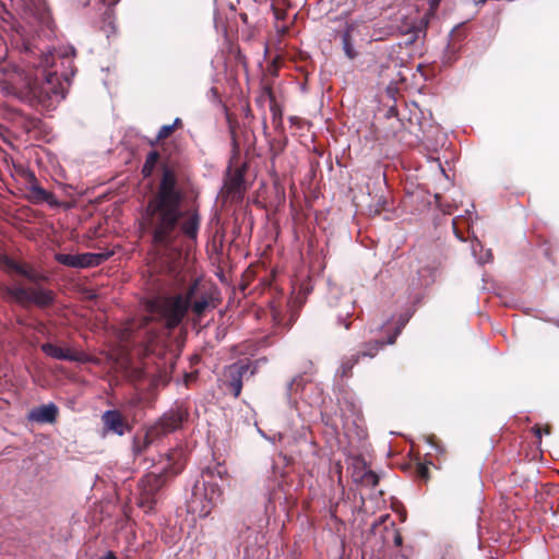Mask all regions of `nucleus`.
Listing matches in <instances>:
<instances>
[{"label": "nucleus", "mask_w": 559, "mask_h": 559, "mask_svg": "<svg viewBox=\"0 0 559 559\" xmlns=\"http://www.w3.org/2000/svg\"><path fill=\"white\" fill-rule=\"evenodd\" d=\"M40 349L49 357L58 360L78 361V362H90L92 358L83 352H72L64 349L52 343H44Z\"/></svg>", "instance_id": "9d476101"}, {"label": "nucleus", "mask_w": 559, "mask_h": 559, "mask_svg": "<svg viewBox=\"0 0 559 559\" xmlns=\"http://www.w3.org/2000/svg\"><path fill=\"white\" fill-rule=\"evenodd\" d=\"M438 275V266L435 263H426L418 266L416 276L412 278V286L414 288L427 287L431 285Z\"/></svg>", "instance_id": "f8f14e48"}, {"label": "nucleus", "mask_w": 559, "mask_h": 559, "mask_svg": "<svg viewBox=\"0 0 559 559\" xmlns=\"http://www.w3.org/2000/svg\"><path fill=\"white\" fill-rule=\"evenodd\" d=\"M472 254L474 255V258L477 260V262L479 264L487 263V262L491 261V259H492L491 251L490 250L484 251L483 245L478 240H475L472 243Z\"/></svg>", "instance_id": "dca6fc26"}, {"label": "nucleus", "mask_w": 559, "mask_h": 559, "mask_svg": "<svg viewBox=\"0 0 559 559\" xmlns=\"http://www.w3.org/2000/svg\"><path fill=\"white\" fill-rule=\"evenodd\" d=\"M0 265L1 267L9 272V273H16L25 278H27L29 282L37 284L39 283L44 276L24 267L23 265L19 264L14 260L8 258V257H1L0 258Z\"/></svg>", "instance_id": "ddd939ff"}, {"label": "nucleus", "mask_w": 559, "mask_h": 559, "mask_svg": "<svg viewBox=\"0 0 559 559\" xmlns=\"http://www.w3.org/2000/svg\"><path fill=\"white\" fill-rule=\"evenodd\" d=\"M441 0H429L431 9H436Z\"/></svg>", "instance_id": "72a5a7b5"}, {"label": "nucleus", "mask_w": 559, "mask_h": 559, "mask_svg": "<svg viewBox=\"0 0 559 559\" xmlns=\"http://www.w3.org/2000/svg\"><path fill=\"white\" fill-rule=\"evenodd\" d=\"M58 407L53 403L45 404L39 407L33 408L27 418L31 421L38 424H51L56 420Z\"/></svg>", "instance_id": "4468645a"}, {"label": "nucleus", "mask_w": 559, "mask_h": 559, "mask_svg": "<svg viewBox=\"0 0 559 559\" xmlns=\"http://www.w3.org/2000/svg\"><path fill=\"white\" fill-rule=\"evenodd\" d=\"M408 320H409L408 316H402L400 318L399 325L395 329V332L392 335H390L388 341H386L388 344H394L395 343V340H396L397 335L402 332L403 328L406 325Z\"/></svg>", "instance_id": "b1692460"}, {"label": "nucleus", "mask_w": 559, "mask_h": 559, "mask_svg": "<svg viewBox=\"0 0 559 559\" xmlns=\"http://www.w3.org/2000/svg\"><path fill=\"white\" fill-rule=\"evenodd\" d=\"M225 473L226 471L221 466L207 467L202 472L201 480L194 484L191 498L188 501L190 513L205 518L222 502L223 487L218 481H223Z\"/></svg>", "instance_id": "20e7f679"}, {"label": "nucleus", "mask_w": 559, "mask_h": 559, "mask_svg": "<svg viewBox=\"0 0 559 559\" xmlns=\"http://www.w3.org/2000/svg\"><path fill=\"white\" fill-rule=\"evenodd\" d=\"M185 191L174 169L164 167L156 192L150 199L142 221L160 258V267L178 274L177 259L181 250L177 240L182 235L190 241L198 238L201 217L195 207H185Z\"/></svg>", "instance_id": "f257e3e1"}, {"label": "nucleus", "mask_w": 559, "mask_h": 559, "mask_svg": "<svg viewBox=\"0 0 559 559\" xmlns=\"http://www.w3.org/2000/svg\"><path fill=\"white\" fill-rule=\"evenodd\" d=\"M187 414L182 409L166 413L155 425L151 426L143 435H136L133 439L132 451L135 457L145 454L156 440L180 427Z\"/></svg>", "instance_id": "423d86ee"}, {"label": "nucleus", "mask_w": 559, "mask_h": 559, "mask_svg": "<svg viewBox=\"0 0 559 559\" xmlns=\"http://www.w3.org/2000/svg\"><path fill=\"white\" fill-rule=\"evenodd\" d=\"M253 373L250 362L238 361L225 368L224 383L229 392L237 397L241 393L243 379H248Z\"/></svg>", "instance_id": "1a4fd4ad"}, {"label": "nucleus", "mask_w": 559, "mask_h": 559, "mask_svg": "<svg viewBox=\"0 0 559 559\" xmlns=\"http://www.w3.org/2000/svg\"><path fill=\"white\" fill-rule=\"evenodd\" d=\"M197 295L198 284L194 283L182 294L159 296L150 300L146 304V316L128 328L130 334L134 341L143 342L147 340L151 342L156 336L155 330L148 328L151 322L158 321L167 329H173L182 321L190 308L195 314H203L209 306V301L204 296L197 298Z\"/></svg>", "instance_id": "7ed1b4c3"}, {"label": "nucleus", "mask_w": 559, "mask_h": 559, "mask_svg": "<svg viewBox=\"0 0 559 559\" xmlns=\"http://www.w3.org/2000/svg\"><path fill=\"white\" fill-rule=\"evenodd\" d=\"M102 420L107 430L118 436H123L130 429L120 412L115 409L106 411Z\"/></svg>", "instance_id": "9b49d317"}, {"label": "nucleus", "mask_w": 559, "mask_h": 559, "mask_svg": "<svg viewBox=\"0 0 559 559\" xmlns=\"http://www.w3.org/2000/svg\"><path fill=\"white\" fill-rule=\"evenodd\" d=\"M384 344L388 343L382 341L369 342L365 344L364 349H361L357 354H360V357L373 358L379 352V349L383 347Z\"/></svg>", "instance_id": "6ab92c4d"}, {"label": "nucleus", "mask_w": 559, "mask_h": 559, "mask_svg": "<svg viewBox=\"0 0 559 559\" xmlns=\"http://www.w3.org/2000/svg\"><path fill=\"white\" fill-rule=\"evenodd\" d=\"M159 160V154L156 151H151L147 156L146 160L143 165L142 173L145 177H148L152 175L154 167Z\"/></svg>", "instance_id": "aec40b11"}, {"label": "nucleus", "mask_w": 559, "mask_h": 559, "mask_svg": "<svg viewBox=\"0 0 559 559\" xmlns=\"http://www.w3.org/2000/svg\"><path fill=\"white\" fill-rule=\"evenodd\" d=\"M485 1H486V0H480L479 2H480V3H485Z\"/></svg>", "instance_id": "4c0bfd02"}, {"label": "nucleus", "mask_w": 559, "mask_h": 559, "mask_svg": "<svg viewBox=\"0 0 559 559\" xmlns=\"http://www.w3.org/2000/svg\"><path fill=\"white\" fill-rule=\"evenodd\" d=\"M360 481L362 485L373 488L378 485L379 477L374 472L368 469L362 473Z\"/></svg>", "instance_id": "5701e85b"}, {"label": "nucleus", "mask_w": 559, "mask_h": 559, "mask_svg": "<svg viewBox=\"0 0 559 559\" xmlns=\"http://www.w3.org/2000/svg\"><path fill=\"white\" fill-rule=\"evenodd\" d=\"M104 3L107 1V0H102Z\"/></svg>", "instance_id": "58836bf2"}, {"label": "nucleus", "mask_w": 559, "mask_h": 559, "mask_svg": "<svg viewBox=\"0 0 559 559\" xmlns=\"http://www.w3.org/2000/svg\"><path fill=\"white\" fill-rule=\"evenodd\" d=\"M120 0H110L108 2V9L106 10L105 12V19L106 20H109L111 17V14H112V10L110 9V7H114L116 5Z\"/></svg>", "instance_id": "c756f323"}, {"label": "nucleus", "mask_w": 559, "mask_h": 559, "mask_svg": "<svg viewBox=\"0 0 559 559\" xmlns=\"http://www.w3.org/2000/svg\"><path fill=\"white\" fill-rule=\"evenodd\" d=\"M0 88L7 95H14V96H17L19 98H21V94L23 92V90L17 92L16 88L7 81H0Z\"/></svg>", "instance_id": "393cba45"}, {"label": "nucleus", "mask_w": 559, "mask_h": 559, "mask_svg": "<svg viewBox=\"0 0 559 559\" xmlns=\"http://www.w3.org/2000/svg\"><path fill=\"white\" fill-rule=\"evenodd\" d=\"M466 221H467V219L462 218V222H466ZM460 222H461V219H459V218H454V219H453V228H454V233H455L456 237H457L460 240L464 241L465 239L462 237V235H461V234H460V231H459V223H460Z\"/></svg>", "instance_id": "c85d7f7f"}, {"label": "nucleus", "mask_w": 559, "mask_h": 559, "mask_svg": "<svg viewBox=\"0 0 559 559\" xmlns=\"http://www.w3.org/2000/svg\"><path fill=\"white\" fill-rule=\"evenodd\" d=\"M140 403H141V397L135 396V397H132L131 400H129V402H128V406H130V407H135V406H138Z\"/></svg>", "instance_id": "7c9ffc66"}, {"label": "nucleus", "mask_w": 559, "mask_h": 559, "mask_svg": "<svg viewBox=\"0 0 559 559\" xmlns=\"http://www.w3.org/2000/svg\"><path fill=\"white\" fill-rule=\"evenodd\" d=\"M353 406V423L355 424L356 423V419L359 417V409L356 408L354 405Z\"/></svg>", "instance_id": "2f4dec72"}, {"label": "nucleus", "mask_w": 559, "mask_h": 559, "mask_svg": "<svg viewBox=\"0 0 559 559\" xmlns=\"http://www.w3.org/2000/svg\"><path fill=\"white\" fill-rule=\"evenodd\" d=\"M343 49L348 59H354L356 57V52H355L347 35L343 36Z\"/></svg>", "instance_id": "a878e982"}, {"label": "nucleus", "mask_w": 559, "mask_h": 559, "mask_svg": "<svg viewBox=\"0 0 559 559\" xmlns=\"http://www.w3.org/2000/svg\"><path fill=\"white\" fill-rule=\"evenodd\" d=\"M416 475L418 478L427 481L429 479V468L424 464H418L416 467Z\"/></svg>", "instance_id": "cd10ccee"}, {"label": "nucleus", "mask_w": 559, "mask_h": 559, "mask_svg": "<svg viewBox=\"0 0 559 559\" xmlns=\"http://www.w3.org/2000/svg\"><path fill=\"white\" fill-rule=\"evenodd\" d=\"M40 194L45 195L46 194V191L44 189H39L38 190Z\"/></svg>", "instance_id": "c9c22d12"}, {"label": "nucleus", "mask_w": 559, "mask_h": 559, "mask_svg": "<svg viewBox=\"0 0 559 559\" xmlns=\"http://www.w3.org/2000/svg\"><path fill=\"white\" fill-rule=\"evenodd\" d=\"M355 307V301L350 298H347L345 301V310L337 314V323L343 324L346 330L350 326V321L348 320L353 313V309Z\"/></svg>", "instance_id": "a211bd4d"}, {"label": "nucleus", "mask_w": 559, "mask_h": 559, "mask_svg": "<svg viewBox=\"0 0 559 559\" xmlns=\"http://www.w3.org/2000/svg\"><path fill=\"white\" fill-rule=\"evenodd\" d=\"M360 354H353L342 358L341 365L336 370L335 377L347 378L350 376L352 369L359 361Z\"/></svg>", "instance_id": "2eb2a0df"}, {"label": "nucleus", "mask_w": 559, "mask_h": 559, "mask_svg": "<svg viewBox=\"0 0 559 559\" xmlns=\"http://www.w3.org/2000/svg\"><path fill=\"white\" fill-rule=\"evenodd\" d=\"M0 289L4 298L12 299L24 307L29 304L47 307L53 302L52 292L41 287L31 289L23 286L3 285Z\"/></svg>", "instance_id": "0eeeda50"}, {"label": "nucleus", "mask_w": 559, "mask_h": 559, "mask_svg": "<svg viewBox=\"0 0 559 559\" xmlns=\"http://www.w3.org/2000/svg\"><path fill=\"white\" fill-rule=\"evenodd\" d=\"M536 435H537L538 437H540V430H539V429H537V430H536Z\"/></svg>", "instance_id": "e433bc0d"}, {"label": "nucleus", "mask_w": 559, "mask_h": 559, "mask_svg": "<svg viewBox=\"0 0 559 559\" xmlns=\"http://www.w3.org/2000/svg\"><path fill=\"white\" fill-rule=\"evenodd\" d=\"M394 543H395L396 546H401L402 545V536L400 534L395 535Z\"/></svg>", "instance_id": "473e14b6"}, {"label": "nucleus", "mask_w": 559, "mask_h": 559, "mask_svg": "<svg viewBox=\"0 0 559 559\" xmlns=\"http://www.w3.org/2000/svg\"><path fill=\"white\" fill-rule=\"evenodd\" d=\"M74 55L73 47L43 53L34 73L26 81L21 99L41 110L55 109L66 97V90L61 85L60 78L69 83L70 76L74 74L73 70L70 73L63 71L59 74L57 62L60 61L64 69L71 68Z\"/></svg>", "instance_id": "f03ea898"}, {"label": "nucleus", "mask_w": 559, "mask_h": 559, "mask_svg": "<svg viewBox=\"0 0 559 559\" xmlns=\"http://www.w3.org/2000/svg\"><path fill=\"white\" fill-rule=\"evenodd\" d=\"M286 396L288 404L296 409L302 421H310L314 417L313 411L324 401L323 389L304 376H297L287 383Z\"/></svg>", "instance_id": "39448f33"}, {"label": "nucleus", "mask_w": 559, "mask_h": 559, "mask_svg": "<svg viewBox=\"0 0 559 559\" xmlns=\"http://www.w3.org/2000/svg\"><path fill=\"white\" fill-rule=\"evenodd\" d=\"M56 260L66 266L80 267V254L58 253Z\"/></svg>", "instance_id": "4be33fe9"}, {"label": "nucleus", "mask_w": 559, "mask_h": 559, "mask_svg": "<svg viewBox=\"0 0 559 559\" xmlns=\"http://www.w3.org/2000/svg\"><path fill=\"white\" fill-rule=\"evenodd\" d=\"M181 123V120L179 118H176L175 121H174V128L177 126V124H180Z\"/></svg>", "instance_id": "f704fd0d"}, {"label": "nucleus", "mask_w": 559, "mask_h": 559, "mask_svg": "<svg viewBox=\"0 0 559 559\" xmlns=\"http://www.w3.org/2000/svg\"><path fill=\"white\" fill-rule=\"evenodd\" d=\"M460 48L455 47V45L448 43L443 56H442V62L447 66L453 64L457 60Z\"/></svg>", "instance_id": "412c9836"}, {"label": "nucleus", "mask_w": 559, "mask_h": 559, "mask_svg": "<svg viewBox=\"0 0 559 559\" xmlns=\"http://www.w3.org/2000/svg\"><path fill=\"white\" fill-rule=\"evenodd\" d=\"M173 132H174V124H165L159 129V131L157 133V139L164 140V139L168 138Z\"/></svg>", "instance_id": "bb28decb"}, {"label": "nucleus", "mask_w": 559, "mask_h": 559, "mask_svg": "<svg viewBox=\"0 0 559 559\" xmlns=\"http://www.w3.org/2000/svg\"><path fill=\"white\" fill-rule=\"evenodd\" d=\"M166 478L164 473H148L143 477L140 484L141 497L140 507L146 512L152 511L157 503L160 489L165 486Z\"/></svg>", "instance_id": "6e6552de"}, {"label": "nucleus", "mask_w": 559, "mask_h": 559, "mask_svg": "<svg viewBox=\"0 0 559 559\" xmlns=\"http://www.w3.org/2000/svg\"><path fill=\"white\" fill-rule=\"evenodd\" d=\"M106 257L100 253H82L80 254V267H90L100 264Z\"/></svg>", "instance_id": "f3484780"}]
</instances>
